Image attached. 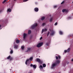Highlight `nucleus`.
<instances>
[{"label":"nucleus","mask_w":73,"mask_h":73,"mask_svg":"<svg viewBox=\"0 0 73 73\" xmlns=\"http://www.w3.org/2000/svg\"><path fill=\"white\" fill-rule=\"evenodd\" d=\"M60 60H57L55 63H54L52 64V66H51V69H54V68H55V66H58L60 64Z\"/></svg>","instance_id":"obj_1"},{"label":"nucleus","mask_w":73,"mask_h":73,"mask_svg":"<svg viewBox=\"0 0 73 73\" xmlns=\"http://www.w3.org/2000/svg\"><path fill=\"white\" fill-rule=\"evenodd\" d=\"M43 42H40L38 44L36 45V47L37 48H40L42 45Z\"/></svg>","instance_id":"obj_2"},{"label":"nucleus","mask_w":73,"mask_h":73,"mask_svg":"<svg viewBox=\"0 0 73 73\" xmlns=\"http://www.w3.org/2000/svg\"><path fill=\"white\" fill-rule=\"evenodd\" d=\"M38 25H37V24L36 23L34 25H33L32 26H31V28L32 29H33L35 28V27H36Z\"/></svg>","instance_id":"obj_3"},{"label":"nucleus","mask_w":73,"mask_h":73,"mask_svg":"<svg viewBox=\"0 0 73 73\" xmlns=\"http://www.w3.org/2000/svg\"><path fill=\"white\" fill-rule=\"evenodd\" d=\"M27 34H26L25 33H24L23 34V38L24 40H25L27 37Z\"/></svg>","instance_id":"obj_4"},{"label":"nucleus","mask_w":73,"mask_h":73,"mask_svg":"<svg viewBox=\"0 0 73 73\" xmlns=\"http://www.w3.org/2000/svg\"><path fill=\"white\" fill-rule=\"evenodd\" d=\"M31 48H27V50L26 51V52H30V50H31Z\"/></svg>","instance_id":"obj_5"},{"label":"nucleus","mask_w":73,"mask_h":73,"mask_svg":"<svg viewBox=\"0 0 73 73\" xmlns=\"http://www.w3.org/2000/svg\"><path fill=\"white\" fill-rule=\"evenodd\" d=\"M34 11L35 12H38V9L37 7H35L34 9Z\"/></svg>","instance_id":"obj_6"},{"label":"nucleus","mask_w":73,"mask_h":73,"mask_svg":"<svg viewBox=\"0 0 73 73\" xmlns=\"http://www.w3.org/2000/svg\"><path fill=\"white\" fill-rule=\"evenodd\" d=\"M47 29H43L42 31V33L44 32H46L47 31Z\"/></svg>","instance_id":"obj_7"},{"label":"nucleus","mask_w":73,"mask_h":73,"mask_svg":"<svg viewBox=\"0 0 73 73\" xmlns=\"http://www.w3.org/2000/svg\"><path fill=\"white\" fill-rule=\"evenodd\" d=\"M14 48L15 49H17V48H18V45L16 44L14 46Z\"/></svg>","instance_id":"obj_8"},{"label":"nucleus","mask_w":73,"mask_h":73,"mask_svg":"<svg viewBox=\"0 0 73 73\" xmlns=\"http://www.w3.org/2000/svg\"><path fill=\"white\" fill-rule=\"evenodd\" d=\"M36 61L37 62H40V61H41V60H40V59H39V58H36Z\"/></svg>","instance_id":"obj_9"},{"label":"nucleus","mask_w":73,"mask_h":73,"mask_svg":"<svg viewBox=\"0 0 73 73\" xmlns=\"http://www.w3.org/2000/svg\"><path fill=\"white\" fill-rule=\"evenodd\" d=\"M54 32L53 31H52V32H51L50 35L51 36H53V35H54Z\"/></svg>","instance_id":"obj_10"},{"label":"nucleus","mask_w":73,"mask_h":73,"mask_svg":"<svg viewBox=\"0 0 73 73\" xmlns=\"http://www.w3.org/2000/svg\"><path fill=\"white\" fill-rule=\"evenodd\" d=\"M16 42L17 44H19V43H20V41L18 39L17 40H16Z\"/></svg>","instance_id":"obj_11"},{"label":"nucleus","mask_w":73,"mask_h":73,"mask_svg":"<svg viewBox=\"0 0 73 73\" xmlns=\"http://www.w3.org/2000/svg\"><path fill=\"white\" fill-rule=\"evenodd\" d=\"M45 19V17H42L41 19V20L43 21Z\"/></svg>","instance_id":"obj_12"},{"label":"nucleus","mask_w":73,"mask_h":73,"mask_svg":"<svg viewBox=\"0 0 73 73\" xmlns=\"http://www.w3.org/2000/svg\"><path fill=\"white\" fill-rule=\"evenodd\" d=\"M59 33L60 35H61L63 34V33L61 31H60L59 32Z\"/></svg>","instance_id":"obj_13"},{"label":"nucleus","mask_w":73,"mask_h":73,"mask_svg":"<svg viewBox=\"0 0 73 73\" xmlns=\"http://www.w3.org/2000/svg\"><path fill=\"white\" fill-rule=\"evenodd\" d=\"M28 34H29V35L31 34V30H29L28 31Z\"/></svg>","instance_id":"obj_14"},{"label":"nucleus","mask_w":73,"mask_h":73,"mask_svg":"<svg viewBox=\"0 0 73 73\" xmlns=\"http://www.w3.org/2000/svg\"><path fill=\"white\" fill-rule=\"evenodd\" d=\"M40 69H43V67L42 66L40 65Z\"/></svg>","instance_id":"obj_15"},{"label":"nucleus","mask_w":73,"mask_h":73,"mask_svg":"<svg viewBox=\"0 0 73 73\" xmlns=\"http://www.w3.org/2000/svg\"><path fill=\"white\" fill-rule=\"evenodd\" d=\"M67 50V52H70V48H68Z\"/></svg>","instance_id":"obj_16"},{"label":"nucleus","mask_w":73,"mask_h":73,"mask_svg":"<svg viewBox=\"0 0 73 73\" xmlns=\"http://www.w3.org/2000/svg\"><path fill=\"white\" fill-rule=\"evenodd\" d=\"M13 59V57H10V58L9 59V60L10 61H12Z\"/></svg>","instance_id":"obj_17"},{"label":"nucleus","mask_w":73,"mask_h":73,"mask_svg":"<svg viewBox=\"0 0 73 73\" xmlns=\"http://www.w3.org/2000/svg\"><path fill=\"white\" fill-rule=\"evenodd\" d=\"M7 11L9 12H11V9H8L7 10Z\"/></svg>","instance_id":"obj_18"},{"label":"nucleus","mask_w":73,"mask_h":73,"mask_svg":"<svg viewBox=\"0 0 73 73\" xmlns=\"http://www.w3.org/2000/svg\"><path fill=\"white\" fill-rule=\"evenodd\" d=\"M33 67L34 68L36 69V66L35 65H33Z\"/></svg>","instance_id":"obj_19"},{"label":"nucleus","mask_w":73,"mask_h":73,"mask_svg":"<svg viewBox=\"0 0 73 73\" xmlns=\"http://www.w3.org/2000/svg\"><path fill=\"white\" fill-rule=\"evenodd\" d=\"M62 12H66V10L65 9H64L62 10Z\"/></svg>","instance_id":"obj_20"},{"label":"nucleus","mask_w":73,"mask_h":73,"mask_svg":"<svg viewBox=\"0 0 73 73\" xmlns=\"http://www.w3.org/2000/svg\"><path fill=\"white\" fill-rule=\"evenodd\" d=\"M21 48L22 50L24 49V46H22L21 47Z\"/></svg>","instance_id":"obj_21"},{"label":"nucleus","mask_w":73,"mask_h":73,"mask_svg":"<svg viewBox=\"0 0 73 73\" xmlns=\"http://www.w3.org/2000/svg\"><path fill=\"white\" fill-rule=\"evenodd\" d=\"M43 66L44 67V68L46 67V64H43Z\"/></svg>","instance_id":"obj_22"},{"label":"nucleus","mask_w":73,"mask_h":73,"mask_svg":"<svg viewBox=\"0 0 73 73\" xmlns=\"http://www.w3.org/2000/svg\"><path fill=\"white\" fill-rule=\"evenodd\" d=\"M53 20V18H51L50 19V21H52Z\"/></svg>","instance_id":"obj_23"},{"label":"nucleus","mask_w":73,"mask_h":73,"mask_svg":"<svg viewBox=\"0 0 73 73\" xmlns=\"http://www.w3.org/2000/svg\"><path fill=\"white\" fill-rule=\"evenodd\" d=\"M7 1L6 0H4L3 2H2V3L3 4H4V3H5V2H6Z\"/></svg>","instance_id":"obj_24"},{"label":"nucleus","mask_w":73,"mask_h":73,"mask_svg":"<svg viewBox=\"0 0 73 73\" xmlns=\"http://www.w3.org/2000/svg\"><path fill=\"white\" fill-rule=\"evenodd\" d=\"M13 53V50H11L10 52V54H12Z\"/></svg>","instance_id":"obj_25"},{"label":"nucleus","mask_w":73,"mask_h":73,"mask_svg":"<svg viewBox=\"0 0 73 73\" xmlns=\"http://www.w3.org/2000/svg\"><path fill=\"white\" fill-rule=\"evenodd\" d=\"M10 58H11V56L10 55H9V56H8L7 57V59H10Z\"/></svg>","instance_id":"obj_26"},{"label":"nucleus","mask_w":73,"mask_h":73,"mask_svg":"<svg viewBox=\"0 0 73 73\" xmlns=\"http://www.w3.org/2000/svg\"><path fill=\"white\" fill-rule=\"evenodd\" d=\"M65 3V1H63L61 3V4H64V3Z\"/></svg>","instance_id":"obj_27"},{"label":"nucleus","mask_w":73,"mask_h":73,"mask_svg":"<svg viewBox=\"0 0 73 73\" xmlns=\"http://www.w3.org/2000/svg\"><path fill=\"white\" fill-rule=\"evenodd\" d=\"M33 59V58L32 57H31L29 58V60H32Z\"/></svg>","instance_id":"obj_28"},{"label":"nucleus","mask_w":73,"mask_h":73,"mask_svg":"<svg viewBox=\"0 0 73 73\" xmlns=\"http://www.w3.org/2000/svg\"><path fill=\"white\" fill-rule=\"evenodd\" d=\"M39 63H40V64H42V62L40 60V62H39Z\"/></svg>","instance_id":"obj_29"},{"label":"nucleus","mask_w":73,"mask_h":73,"mask_svg":"<svg viewBox=\"0 0 73 73\" xmlns=\"http://www.w3.org/2000/svg\"><path fill=\"white\" fill-rule=\"evenodd\" d=\"M45 25V23H43L42 24V26H44Z\"/></svg>","instance_id":"obj_30"},{"label":"nucleus","mask_w":73,"mask_h":73,"mask_svg":"<svg viewBox=\"0 0 73 73\" xmlns=\"http://www.w3.org/2000/svg\"><path fill=\"white\" fill-rule=\"evenodd\" d=\"M46 45L47 46H48V45H49V43H46Z\"/></svg>","instance_id":"obj_31"},{"label":"nucleus","mask_w":73,"mask_h":73,"mask_svg":"<svg viewBox=\"0 0 73 73\" xmlns=\"http://www.w3.org/2000/svg\"><path fill=\"white\" fill-rule=\"evenodd\" d=\"M28 1V0H24L23 1V2H26V1Z\"/></svg>","instance_id":"obj_32"},{"label":"nucleus","mask_w":73,"mask_h":73,"mask_svg":"<svg viewBox=\"0 0 73 73\" xmlns=\"http://www.w3.org/2000/svg\"><path fill=\"white\" fill-rule=\"evenodd\" d=\"M50 33V32H48V33H47V36H49V35Z\"/></svg>","instance_id":"obj_33"},{"label":"nucleus","mask_w":73,"mask_h":73,"mask_svg":"<svg viewBox=\"0 0 73 73\" xmlns=\"http://www.w3.org/2000/svg\"><path fill=\"white\" fill-rule=\"evenodd\" d=\"M58 57L59 59H60L61 58V56L60 55H58Z\"/></svg>","instance_id":"obj_34"},{"label":"nucleus","mask_w":73,"mask_h":73,"mask_svg":"<svg viewBox=\"0 0 73 73\" xmlns=\"http://www.w3.org/2000/svg\"><path fill=\"white\" fill-rule=\"evenodd\" d=\"M56 60H58V56H56Z\"/></svg>","instance_id":"obj_35"},{"label":"nucleus","mask_w":73,"mask_h":73,"mask_svg":"<svg viewBox=\"0 0 73 73\" xmlns=\"http://www.w3.org/2000/svg\"><path fill=\"white\" fill-rule=\"evenodd\" d=\"M64 51L65 53H66L68 52L67 50H64Z\"/></svg>","instance_id":"obj_36"},{"label":"nucleus","mask_w":73,"mask_h":73,"mask_svg":"<svg viewBox=\"0 0 73 73\" xmlns=\"http://www.w3.org/2000/svg\"><path fill=\"white\" fill-rule=\"evenodd\" d=\"M55 25H57V23H56L54 24Z\"/></svg>","instance_id":"obj_37"},{"label":"nucleus","mask_w":73,"mask_h":73,"mask_svg":"<svg viewBox=\"0 0 73 73\" xmlns=\"http://www.w3.org/2000/svg\"><path fill=\"white\" fill-rule=\"evenodd\" d=\"M33 66V64H31V65H30V66H31V67Z\"/></svg>","instance_id":"obj_38"},{"label":"nucleus","mask_w":73,"mask_h":73,"mask_svg":"<svg viewBox=\"0 0 73 73\" xmlns=\"http://www.w3.org/2000/svg\"><path fill=\"white\" fill-rule=\"evenodd\" d=\"M42 37H41L40 39V40H42Z\"/></svg>","instance_id":"obj_39"},{"label":"nucleus","mask_w":73,"mask_h":73,"mask_svg":"<svg viewBox=\"0 0 73 73\" xmlns=\"http://www.w3.org/2000/svg\"><path fill=\"white\" fill-rule=\"evenodd\" d=\"M56 7H57V6L56 5L54 6V8H56Z\"/></svg>","instance_id":"obj_40"},{"label":"nucleus","mask_w":73,"mask_h":73,"mask_svg":"<svg viewBox=\"0 0 73 73\" xmlns=\"http://www.w3.org/2000/svg\"><path fill=\"white\" fill-rule=\"evenodd\" d=\"M29 59H27L26 61H27V62H28V61H29Z\"/></svg>","instance_id":"obj_41"},{"label":"nucleus","mask_w":73,"mask_h":73,"mask_svg":"<svg viewBox=\"0 0 73 73\" xmlns=\"http://www.w3.org/2000/svg\"><path fill=\"white\" fill-rule=\"evenodd\" d=\"M25 64H26V65H27V62L26 61L25 62Z\"/></svg>","instance_id":"obj_42"},{"label":"nucleus","mask_w":73,"mask_h":73,"mask_svg":"<svg viewBox=\"0 0 73 73\" xmlns=\"http://www.w3.org/2000/svg\"><path fill=\"white\" fill-rule=\"evenodd\" d=\"M71 19V17H69V19Z\"/></svg>","instance_id":"obj_43"},{"label":"nucleus","mask_w":73,"mask_h":73,"mask_svg":"<svg viewBox=\"0 0 73 73\" xmlns=\"http://www.w3.org/2000/svg\"><path fill=\"white\" fill-rule=\"evenodd\" d=\"M71 61H73V59H72Z\"/></svg>","instance_id":"obj_44"},{"label":"nucleus","mask_w":73,"mask_h":73,"mask_svg":"<svg viewBox=\"0 0 73 73\" xmlns=\"http://www.w3.org/2000/svg\"><path fill=\"white\" fill-rule=\"evenodd\" d=\"M1 25H0V28H1Z\"/></svg>","instance_id":"obj_45"},{"label":"nucleus","mask_w":73,"mask_h":73,"mask_svg":"<svg viewBox=\"0 0 73 73\" xmlns=\"http://www.w3.org/2000/svg\"><path fill=\"white\" fill-rule=\"evenodd\" d=\"M69 62H68L67 63L68 64H69Z\"/></svg>","instance_id":"obj_46"},{"label":"nucleus","mask_w":73,"mask_h":73,"mask_svg":"<svg viewBox=\"0 0 73 73\" xmlns=\"http://www.w3.org/2000/svg\"><path fill=\"white\" fill-rule=\"evenodd\" d=\"M72 15H73V13H72Z\"/></svg>","instance_id":"obj_47"},{"label":"nucleus","mask_w":73,"mask_h":73,"mask_svg":"<svg viewBox=\"0 0 73 73\" xmlns=\"http://www.w3.org/2000/svg\"><path fill=\"white\" fill-rule=\"evenodd\" d=\"M16 0H14V1H16Z\"/></svg>","instance_id":"obj_48"},{"label":"nucleus","mask_w":73,"mask_h":73,"mask_svg":"<svg viewBox=\"0 0 73 73\" xmlns=\"http://www.w3.org/2000/svg\"><path fill=\"white\" fill-rule=\"evenodd\" d=\"M0 12H1V11H0Z\"/></svg>","instance_id":"obj_49"}]
</instances>
